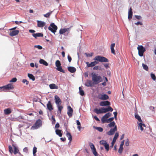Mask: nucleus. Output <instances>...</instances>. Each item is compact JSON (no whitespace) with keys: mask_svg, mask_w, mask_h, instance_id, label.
Returning <instances> with one entry per match:
<instances>
[{"mask_svg":"<svg viewBox=\"0 0 156 156\" xmlns=\"http://www.w3.org/2000/svg\"><path fill=\"white\" fill-rule=\"evenodd\" d=\"M91 75L92 81L95 84H97L102 81L101 77L98 74L92 73Z\"/></svg>","mask_w":156,"mask_h":156,"instance_id":"obj_1","label":"nucleus"},{"mask_svg":"<svg viewBox=\"0 0 156 156\" xmlns=\"http://www.w3.org/2000/svg\"><path fill=\"white\" fill-rule=\"evenodd\" d=\"M42 125V121L40 119H39L36 121L33 126H32L31 129L33 130L37 129L41 126Z\"/></svg>","mask_w":156,"mask_h":156,"instance_id":"obj_2","label":"nucleus"},{"mask_svg":"<svg viewBox=\"0 0 156 156\" xmlns=\"http://www.w3.org/2000/svg\"><path fill=\"white\" fill-rule=\"evenodd\" d=\"M94 60L101 62H108V59L106 58L99 55L96 56L94 59Z\"/></svg>","mask_w":156,"mask_h":156,"instance_id":"obj_3","label":"nucleus"},{"mask_svg":"<svg viewBox=\"0 0 156 156\" xmlns=\"http://www.w3.org/2000/svg\"><path fill=\"white\" fill-rule=\"evenodd\" d=\"M57 29V27L54 23H51L48 27V30L54 34L56 32Z\"/></svg>","mask_w":156,"mask_h":156,"instance_id":"obj_4","label":"nucleus"},{"mask_svg":"<svg viewBox=\"0 0 156 156\" xmlns=\"http://www.w3.org/2000/svg\"><path fill=\"white\" fill-rule=\"evenodd\" d=\"M61 66V64L60 61L58 60H57L55 62V66L57 67L56 69L60 72L65 73V71L62 69Z\"/></svg>","mask_w":156,"mask_h":156,"instance_id":"obj_5","label":"nucleus"},{"mask_svg":"<svg viewBox=\"0 0 156 156\" xmlns=\"http://www.w3.org/2000/svg\"><path fill=\"white\" fill-rule=\"evenodd\" d=\"M137 49L138 50V54L140 56H142L144 53L145 51V48L142 45L138 46L137 47Z\"/></svg>","mask_w":156,"mask_h":156,"instance_id":"obj_6","label":"nucleus"},{"mask_svg":"<svg viewBox=\"0 0 156 156\" xmlns=\"http://www.w3.org/2000/svg\"><path fill=\"white\" fill-rule=\"evenodd\" d=\"M112 114L109 112L105 114L101 119V121L102 123L106 122L107 120V119L111 116Z\"/></svg>","mask_w":156,"mask_h":156,"instance_id":"obj_7","label":"nucleus"},{"mask_svg":"<svg viewBox=\"0 0 156 156\" xmlns=\"http://www.w3.org/2000/svg\"><path fill=\"white\" fill-rule=\"evenodd\" d=\"M89 145L92 151V152L95 156H98V154L96 151V149L94 145L92 143H90Z\"/></svg>","mask_w":156,"mask_h":156,"instance_id":"obj_8","label":"nucleus"},{"mask_svg":"<svg viewBox=\"0 0 156 156\" xmlns=\"http://www.w3.org/2000/svg\"><path fill=\"white\" fill-rule=\"evenodd\" d=\"M100 144L104 146L106 150L108 151L109 150V145L107 143L106 141L104 140L100 141Z\"/></svg>","mask_w":156,"mask_h":156,"instance_id":"obj_9","label":"nucleus"},{"mask_svg":"<svg viewBox=\"0 0 156 156\" xmlns=\"http://www.w3.org/2000/svg\"><path fill=\"white\" fill-rule=\"evenodd\" d=\"M117 126L115 125L114 128H111L110 130L107 132V134L109 136L113 135L114 134L115 132L117 131Z\"/></svg>","mask_w":156,"mask_h":156,"instance_id":"obj_10","label":"nucleus"},{"mask_svg":"<svg viewBox=\"0 0 156 156\" xmlns=\"http://www.w3.org/2000/svg\"><path fill=\"white\" fill-rule=\"evenodd\" d=\"M98 98L100 100H106L108 99L109 97L106 94H100L98 95Z\"/></svg>","mask_w":156,"mask_h":156,"instance_id":"obj_11","label":"nucleus"},{"mask_svg":"<svg viewBox=\"0 0 156 156\" xmlns=\"http://www.w3.org/2000/svg\"><path fill=\"white\" fill-rule=\"evenodd\" d=\"M105 108H101L98 109L95 108L94 110V112L98 114H100L102 113H105V111L104 109Z\"/></svg>","mask_w":156,"mask_h":156,"instance_id":"obj_12","label":"nucleus"},{"mask_svg":"<svg viewBox=\"0 0 156 156\" xmlns=\"http://www.w3.org/2000/svg\"><path fill=\"white\" fill-rule=\"evenodd\" d=\"M55 102L57 105H61L62 103V101L59 98L57 95H55Z\"/></svg>","mask_w":156,"mask_h":156,"instance_id":"obj_13","label":"nucleus"},{"mask_svg":"<svg viewBox=\"0 0 156 156\" xmlns=\"http://www.w3.org/2000/svg\"><path fill=\"white\" fill-rule=\"evenodd\" d=\"M110 105V103L108 101H102L100 102V105L101 106H109Z\"/></svg>","mask_w":156,"mask_h":156,"instance_id":"obj_14","label":"nucleus"},{"mask_svg":"<svg viewBox=\"0 0 156 156\" xmlns=\"http://www.w3.org/2000/svg\"><path fill=\"white\" fill-rule=\"evenodd\" d=\"M37 26L39 27H42L44 26L46 23L41 21L37 20Z\"/></svg>","mask_w":156,"mask_h":156,"instance_id":"obj_15","label":"nucleus"},{"mask_svg":"<svg viewBox=\"0 0 156 156\" xmlns=\"http://www.w3.org/2000/svg\"><path fill=\"white\" fill-rule=\"evenodd\" d=\"M119 136V133H116L115 135V136L113 138V140L112 142V145L111 146V147H113L114 143L116 142V139H117Z\"/></svg>","mask_w":156,"mask_h":156,"instance_id":"obj_16","label":"nucleus"},{"mask_svg":"<svg viewBox=\"0 0 156 156\" xmlns=\"http://www.w3.org/2000/svg\"><path fill=\"white\" fill-rule=\"evenodd\" d=\"M68 111L67 114L69 117H71L73 115V110L70 106L68 107Z\"/></svg>","mask_w":156,"mask_h":156,"instance_id":"obj_17","label":"nucleus"},{"mask_svg":"<svg viewBox=\"0 0 156 156\" xmlns=\"http://www.w3.org/2000/svg\"><path fill=\"white\" fill-rule=\"evenodd\" d=\"M94 84V82H92L90 80H87L85 83V85L86 86L89 87H92L93 86Z\"/></svg>","mask_w":156,"mask_h":156,"instance_id":"obj_18","label":"nucleus"},{"mask_svg":"<svg viewBox=\"0 0 156 156\" xmlns=\"http://www.w3.org/2000/svg\"><path fill=\"white\" fill-rule=\"evenodd\" d=\"M133 16V12L132 8L130 7L128 13V19L130 20L132 18Z\"/></svg>","mask_w":156,"mask_h":156,"instance_id":"obj_19","label":"nucleus"},{"mask_svg":"<svg viewBox=\"0 0 156 156\" xmlns=\"http://www.w3.org/2000/svg\"><path fill=\"white\" fill-rule=\"evenodd\" d=\"M19 32V31L18 30L12 31L9 33V35L12 37L18 34Z\"/></svg>","mask_w":156,"mask_h":156,"instance_id":"obj_20","label":"nucleus"},{"mask_svg":"<svg viewBox=\"0 0 156 156\" xmlns=\"http://www.w3.org/2000/svg\"><path fill=\"white\" fill-rule=\"evenodd\" d=\"M4 90H9L12 89L13 88V86L12 84L9 83L5 86H4Z\"/></svg>","mask_w":156,"mask_h":156,"instance_id":"obj_21","label":"nucleus"},{"mask_svg":"<svg viewBox=\"0 0 156 156\" xmlns=\"http://www.w3.org/2000/svg\"><path fill=\"white\" fill-rule=\"evenodd\" d=\"M47 107L48 110L50 111H51L53 109L52 106L50 101H49L47 104Z\"/></svg>","mask_w":156,"mask_h":156,"instance_id":"obj_22","label":"nucleus"},{"mask_svg":"<svg viewBox=\"0 0 156 156\" xmlns=\"http://www.w3.org/2000/svg\"><path fill=\"white\" fill-rule=\"evenodd\" d=\"M4 112L5 115H8L12 112V111L10 108H8L4 110Z\"/></svg>","mask_w":156,"mask_h":156,"instance_id":"obj_23","label":"nucleus"},{"mask_svg":"<svg viewBox=\"0 0 156 156\" xmlns=\"http://www.w3.org/2000/svg\"><path fill=\"white\" fill-rule=\"evenodd\" d=\"M68 70L71 73H74L76 71V69L74 67L70 66L68 67Z\"/></svg>","mask_w":156,"mask_h":156,"instance_id":"obj_24","label":"nucleus"},{"mask_svg":"<svg viewBox=\"0 0 156 156\" xmlns=\"http://www.w3.org/2000/svg\"><path fill=\"white\" fill-rule=\"evenodd\" d=\"M115 43H113L111 44L110 46L111 53L114 55H115V51L114 49V48L115 46Z\"/></svg>","mask_w":156,"mask_h":156,"instance_id":"obj_25","label":"nucleus"},{"mask_svg":"<svg viewBox=\"0 0 156 156\" xmlns=\"http://www.w3.org/2000/svg\"><path fill=\"white\" fill-rule=\"evenodd\" d=\"M115 43H113L111 44L110 46L111 53L114 55H115V51L114 49V48L115 46Z\"/></svg>","mask_w":156,"mask_h":156,"instance_id":"obj_26","label":"nucleus"},{"mask_svg":"<svg viewBox=\"0 0 156 156\" xmlns=\"http://www.w3.org/2000/svg\"><path fill=\"white\" fill-rule=\"evenodd\" d=\"M69 28H63L61 29L59 31V34H63L69 30Z\"/></svg>","mask_w":156,"mask_h":156,"instance_id":"obj_27","label":"nucleus"},{"mask_svg":"<svg viewBox=\"0 0 156 156\" xmlns=\"http://www.w3.org/2000/svg\"><path fill=\"white\" fill-rule=\"evenodd\" d=\"M32 36L35 38H37V37H43V34L41 33H37L36 34H33Z\"/></svg>","mask_w":156,"mask_h":156,"instance_id":"obj_28","label":"nucleus"},{"mask_svg":"<svg viewBox=\"0 0 156 156\" xmlns=\"http://www.w3.org/2000/svg\"><path fill=\"white\" fill-rule=\"evenodd\" d=\"M50 88L51 89H58V87L54 83H52L49 85Z\"/></svg>","mask_w":156,"mask_h":156,"instance_id":"obj_29","label":"nucleus"},{"mask_svg":"<svg viewBox=\"0 0 156 156\" xmlns=\"http://www.w3.org/2000/svg\"><path fill=\"white\" fill-rule=\"evenodd\" d=\"M57 107L58 108V113L61 114L62 110L63 108V107L62 106L60 105H57Z\"/></svg>","mask_w":156,"mask_h":156,"instance_id":"obj_30","label":"nucleus"},{"mask_svg":"<svg viewBox=\"0 0 156 156\" xmlns=\"http://www.w3.org/2000/svg\"><path fill=\"white\" fill-rule=\"evenodd\" d=\"M61 132L62 130H61L56 129L55 130V133L56 134L59 136L60 137H61L62 135Z\"/></svg>","mask_w":156,"mask_h":156,"instance_id":"obj_31","label":"nucleus"},{"mask_svg":"<svg viewBox=\"0 0 156 156\" xmlns=\"http://www.w3.org/2000/svg\"><path fill=\"white\" fill-rule=\"evenodd\" d=\"M39 63L41 64H43L45 66L48 65V63L44 60L43 59H41L39 61Z\"/></svg>","mask_w":156,"mask_h":156,"instance_id":"obj_32","label":"nucleus"},{"mask_svg":"<svg viewBox=\"0 0 156 156\" xmlns=\"http://www.w3.org/2000/svg\"><path fill=\"white\" fill-rule=\"evenodd\" d=\"M104 110L105 111V113L107 112L110 111L111 112H112L113 110V108L110 106H108L107 108H105Z\"/></svg>","mask_w":156,"mask_h":156,"instance_id":"obj_33","label":"nucleus"},{"mask_svg":"<svg viewBox=\"0 0 156 156\" xmlns=\"http://www.w3.org/2000/svg\"><path fill=\"white\" fill-rule=\"evenodd\" d=\"M28 76L29 77V78L32 80L33 81H34L35 80V78L34 75L30 73L28 74Z\"/></svg>","mask_w":156,"mask_h":156,"instance_id":"obj_34","label":"nucleus"},{"mask_svg":"<svg viewBox=\"0 0 156 156\" xmlns=\"http://www.w3.org/2000/svg\"><path fill=\"white\" fill-rule=\"evenodd\" d=\"M86 64L87 65V66L88 67L94 66H95L93 62H91L90 63H89L88 62H87Z\"/></svg>","mask_w":156,"mask_h":156,"instance_id":"obj_35","label":"nucleus"},{"mask_svg":"<svg viewBox=\"0 0 156 156\" xmlns=\"http://www.w3.org/2000/svg\"><path fill=\"white\" fill-rule=\"evenodd\" d=\"M135 118L137 119L138 121L141 122H142V120L141 119L140 116L138 114H136L135 115Z\"/></svg>","mask_w":156,"mask_h":156,"instance_id":"obj_36","label":"nucleus"},{"mask_svg":"<svg viewBox=\"0 0 156 156\" xmlns=\"http://www.w3.org/2000/svg\"><path fill=\"white\" fill-rule=\"evenodd\" d=\"M66 136L69 140L70 142H71L72 140V136L71 134L69 133H68L66 134Z\"/></svg>","mask_w":156,"mask_h":156,"instance_id":"obj_37","label":"nucleus"},{"mask_svg":"<svg viewBox=\"0 0 156 156\" xmlns=\"http://www.w3.org/2000/svg\"><path fill=\"white\" fill-rule=\"evenodd\" d=\"M79 90L80 94L81 96L84 95V93L81 87H79Z\"/></svg>","mask_w":156,"mask_h":156,"instance_id":"obj_38","label":"nucleus"},{"mask_svg":"<svg viewBox=\"0 0 156 156\" xmlns=\"http://www.w3.org/2000/svg\"><path fill=\"white\" fill-rule=\"evenodd\" d=\"M139 126L140 127V129L141 131H143L144 130V129L142 127V126H144V127L145 126V125L144 124L141 123V122L139 124Z\"/></svg>","mask_w":156,"mask_h":156,"instance_id":"obj_39","label":"nucleus"},{"mask_svg":"<svg viewBox=\"0 0 156 156\" xmlns=\"http://www.w3.org/2000/svg\"><path fill=\"white\" fill-rule=\"evenodd\" d=\"M14 147V151L13 153L15 154H16L19 152V150L14 145H13Z\"/></svg>","mask_w":156,"mask_h":156,"instance_id":"obj_40","label":"nucleus"},{"mask_svg":"<svg viewBox=\"0 0 156 156\" xmlns=\"http://www.w3.org/2000/svg\"><path fill=\"white\" fill-rule=\"evenodd\" d=\"M52 11H51L50 12L47 13L45 14H44V17H46V18H48L49 17L50 15H51V14L52 13Z\"/></svg>","mask_w":156,"mask_h":156,"instance_id":"obj_41","label":"nucleus"},{"mask_svg":"<svg viewBox=\"0 0 156 156\" xmlns=\"http://www.w3.org/2000/svg\"><path fill=\"white\" fill-rule=\"evenodd\" d=\"M115 122H111L109 124H108V126L110 127H112L115 126Z\"/></svg>","mask_w":156,"mask_h":156,"instance_id":"obj_42","label":"nucleus"},{"mask_svg":"<svg viewBox=\"0 0 156 156\" xmlns=\"http://www.w3.org/2000/svg\"><path fill=\"white\" fill-rule=\"evenodd\" d=\"M94 128L100 132H102L103 130V129L101 127H94Z\"/></svg>","mask_w":156,"mask_h":156,"instance_id":"obj_43","label":"nucleus"},{"mask_svg":"<svg viewBox=\"0 0 156 156\" xmlns=\"http://www.w3.org/2000/svg\"><path fill=\"white\" fill-rule=\"evenodd\" d=\"M93 53H85L84 54L87 57H92L93 55Z\"/></svg>","mask_w":156,"mask_h":156,"instance_id":"obj_44","label":"nucleus"},{"mask_svg":"<svg viewBox=\"0 0 156 156\" xmlns=\"http://www.w3.org/2000/svg\"><path fill=\"white\" fill-rule=\"evenodd\" d=\"M114 119V118L113 117L110 118L106 120V122L109 123L110 122H112L113 120Z\"/></svg>","mask_w":156,"mask_h":156,"instance_id":"obj_45","label":"nucleus"},{"mask_svg":"<svg viewBox=\"0 0 156 156\" xmlns=\"http://www.w3.org/2000/svg\"><path fill=\"white\" fill-rule=\"evenodd\" d=\"M142 65L144 69L145 70H148V68L147 65L144 64V63H143Z\"/></svg>","mask_w":156,"mask_h":156,"instance_id":"obj_46","label":"nucleus"},{"mask_svg":"<svg viewBox=\"0 0 156 156\" xmlns=\"http://www.w3.org/2000/svg\"><path fill=\"white\" fill-rule=\"evenodd\" d=\"M151 76L153 80H155L156 79V76L154 74L152 73H151Z\"/></svg>","mask_w":156,"mask_h":156,"instance_id":"obj_47","label":"nucleus"},{"mask_svg":"<svg viewBox=\"0 0 156 156\" xmlns=\"http://www.w3.org/2000/svg\"><path fill=\"white\" fill-rule=\"evenodd\" d=\"M101 67L100 66H95L93 68V69L94 70H98V69L101 70Z\"/></svg>","mask_w":156,"mask_h":156,"instance_id":"obj_48","label":"nucleus"},{"mask_svg":"<svg viewBox=\"0 0 156 156\" xmlns=\"http://www.w3.org/2000/svg\"><path fill=\"white\" fill-rule=\"evenodd\" d=\"M9 152L11 154H12L13 152V151L12 150V147L11 145L9 146Z\"/></svg>","mask_w":156,"mask_h":156,"instance_id":"obj_49","label":"nucleus"},{"mask_svg":"<svg viewBox=\"0 0 156 156\" xmlns=\"http://www.w3.org/2000/svg\"><path fill=\"white\" fill-rule=\"evenodd\" d=\"M35 48H37L41 50L42 49V47L40 45H36L34 46Z\"/></svg>","mask_w":156,"mask_h":156,"instance_id":"obj_50","label":"nucleus"},{"mask_svg":"<svg viewBox=\"0 0 156 156\" xmlns=\"http://www.w3.org/2000/svg\"><path fill=\"white\" fill-rule=\"evenodd\" d=\"M123 149V148L122 147H119V148L118 150V152L120 154H121L122 151Z\"/></svg>","mask_w":156,"mask_h":156,"instance_id":"obj_51","label":"nucleus"},{"mask_svg":"<svg viewBox=\"0 0 156 156\" xmlns=\"http://www.w3.org/2000/svg\"><path fill=\"white\" fill-rule=\"evenodd\" d=\"M37 148L36 147H34L33 149V155H34V154H35L37 152Z\"/></svg>","mask_w":156,"mask_h":156,"instance_id":"obj_52","label":"nucleus"},{"mask_svg":"<svg viewBox=\"0 0 156 156\" xmlns=\"http://www.w3.org/2000/svg\"><path fill=\"white\" fill-rule=\"evenodd\" d=\"M125 145L127 146H128L129 145V141L128 139H127L126 140Z\"/></svg>","mask_w":156,"mask_h":156,"instance_id":"obj_53","label":"nucleus"},{"mask_svg":"<svg viewBox=\"0 0 156 156\" xmlns=\"http://www.w3.org/2000/svg\"><path fill=\"white\" fill-rule=\"evenodd\" d=\"M17 81V79L16 78H13L10 81V82H15Z\"/></svg>","mask_w":156,"mask_h":156,"instance_id":"obj_54","label":"nucleus"},{"mask_svg":"<svg viewBox=\"0 0 156 156\" xmlns=\"http://www.w3.org/2000/svg\"><path fill=\"white\" fill-rule=\"evenodd\" d=\"M22 82L24 83H26L27 85H28L29 83V82L26 79H23L22 80Z\"/></svg>","mask_w":156,"mask_h":156,"instance_id":"obj_55","label":"nucleus"},{"mask_svg":"<svg viewBox=\"0 0 156 156\" xmlns=\"http://www.w3.org/2000/svg\"><path fill=\"white\" fill-rule=\"evenodd\" d=\"M113 114L114 115V118L115 119H117V112H113Z\"/></svg>","mask_w":156,"mask_h":156,"instance_id":"obj_56","label":"nucleus"},{"mask_svg":"<svg viewBox=\"0 0 156 156\" xmlns=\"http://www.w3.org/2000/svg\"><path fill=\"white\" fill-rule=\"evenodd\" d=\"M135 24L136 25H142L143 23L139 21L138 22H137V23H135Z\"/></svg>","mask_w":156,"mask_h":156,"instance_id":"obj_57","label":"nucleus"},{"mask_svg":"<svg viewBox=\"0 0 156 156\" xmlns=\"http://www.w3.org/2000/svg\"><path fill=\"white\" fill-rule=\"evenodd\" d=\"M135 17L138 20H140L141 19L142 17L140 16L135 15Z\"/></svg>","mask_w":156,"mask_h":156,"instance_id":"obj_58","label":"nucleus"},{"mask_svg":"<svg viewBox=\"0 0 156 156\" xmlns=\"http://www.w3.org/2000/svg\"><path fill=\"white\" fill-rule=\"evenodd\" d=\"M68 59V60L70 62H71L72 60V58L71 56H70L69 55H68L67 56Z\"/></svg>","mask_w":156,"mask_h":156,"instance_id":"obj_59","label":"nucleus"},{"mask_svg":"<svg viewBox=\"0 0 156 156\" xmlns=\"http://www.w3.org/2000/svg\"><path fill=\"white\" fill-rule=\"evenodd\" d=\"M23 151L24 152H27L28 151V149L27 147H25L23 149Z\"/></svg>","mask_w":156,"mask_h":156,"instance_id":"obj_60","label":"nucleus"},{"mask_svg":"<svg viewBox=\"0 0 156 156\" xmlns=\"http://www.w3.org/2000/svg\"><path fill=\"white\" fill-rule=\"evenodd\" d=\"M124 140H123V141H122L121 142V144L120 145V147H123V145L124 144Z\"/></svg>","mask_w":156,"mask_h":156,"instance_id":"obj_61","label":"nucleus"},{"mask_svg":"<svg viewBox=\"0 0 156 156\" xmlns=\"http://www.w3.org/2000/svg\"><path fill=\"white\" fill-rule=\"evenodd\" d=\"M76 124L77 125L79 126H80L81 123L80 121L78 120H77L76 122Z\"/></svg>","mask_w":156,"mask_h":156,"instance_id":"obj_62","label":"nucleus"},{"mask_svg":"<svg viewBox=\"0 0 156 156\" xmlns=\"http://www.w3.org/2000/svg\"><path fill=\"white\" fill-rule=\"evenodd\" d=\"M108 65V64L105 63L104 64V66L106 68H107L109 67Z\"/></svg>","mask_w":156,"mask_h":156,"instance_id":"obj_63","label":"nucleus"},{"mask_svg":"<svg viewBox=\"0 0 156 156\" xmlns=\"http://www.w3.org/2000/svg\"><path fill=\"white\" fill-rule=\"evenodd\" d=\"M55 127L56 128H58L59 127V124L57 122L56 123L55 126Z\"/></svg>","mask_w":156,"mask_h":156,"instance_id":"obj_64","label":"nucleus"}]
</instances>
